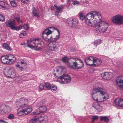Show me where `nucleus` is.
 <instances>
[{
	"label": "nucleus",
	"instance_id": "obj_1",
	"mask_svg": "<svg viewBox=\"0 0 123 123\" xmlns=\"http://www.w3.org/2000/svg\"><path fill=\"white\" fill-rule=\"evenodd\" d=\"M86 18V19L85 21L86 24L89 26L94 27L95 30L98 25V22L102 19L100 14L95 11L91 12L87 14Z\"/></svg>",
	"mask_w": 123,
	"mask_h": 123
},
{
	"label": "nucleus",
	"instance_id": "obj_2",
	"mask_svg": "<svg viewBox=\"0 0 123 123\" xmlns=\"http://www.w3.org/2000/svg\"><path fill=\"white\" fill-rule=\"evenodd\" d=\"M104 90L103 88L100 87L94 89L92 94L93 99L98 103L104 101V100L103 99V95L105 93Z\"/></svg>",
	"mask_w": 123,
	"mask_h": 123
},
{
	"label": "nucleus",
	"instance_id": "obj_3",
	"mask_svg": "<svg viewBox=\"0 0 123 123\" xmlns=\"http://www.w3.org/2000/svg\"><path fill=\"white\" fill-rule=\"evenodd\" d=\"M25 100L24 98H21L19 102L17 103V105H19L21 108H24L25 114H29L32 111V109L27 106V105L25 103Z\"/></svg>",
	"mask_w": 123,
	"mask_h": 123
},
{
	"label": "nucleus",
	"instance_id": "obj_4",
	"mask_svg": "<svg viewBox=\"0 0 123 123\" xmlns=\"http://www.w3.org/2000/svg\"><path fill=\"white\" fill-rule=\"evenodd\" d=\"M102 19L100 20V22H98L99 23L98 26L96 27V31L99 30L101 32L104 33L108 29V24L107 23L102 21Z\"/></svg>",
	"mask_w": 123,
	"mask_h": 123
},
{
	"label": "nucleus",
	"instance_id": "obj_5",
	"mask_svg": "<svg viewBox=\"0 0 123 123\" xmlns=\"http://www.w3.org/2000/svg\"><path fill=\"white\" fill-rule=\"evenodd\" d=\"M111 21L117 25H121L123 24V15L118 14L112 17Z\"/></svg>",
	"mask_w": 123,
	"mask_h": 123
},
{
	"label": "nucleus",
	"instance_id": "obj_6",
	"mask_svg": "<svg viewBox=\"0 0 123 123\" xmlns=\"http://www.w3.org/2000/svg\"><path fill=\"white\" fill-rule=\"evenodd\" d=\"M59 82L61 83L68 84L70 83L71 78L70 75L68 74H63L59 78Z\"/></svg>",
	"mask_w": 123,
	"mask_h": 123
},
{
	"label": "nucleus",
	"instance_id": "obj_7",
	"mask_svg": "<svg viewBox=\"0 0 123 123\" xmlns=\"http://www.w3.org/2000/svg\"><path fill=\"white\" fill-rule=\"evenodd\" d=\"M67 21L69 25H71L72 27L78 28L77 24L78 22L77 20L75 19L71 18H68L67 19Z\"/></svg>",
	"mask_w": 123,
	"mask_h": 123
},
{
	"label": "nucleus",
	"instance_id": "obj_8",
	"mask_svg": "<svg viewBox=\"0 0 123 123\" xmlns=\"http://www.w3.org/2000/svg\"><path fill=\"white\" fill-rule=\"evenodd\" d=\"M11 108L8 105H2L0 107V113L4 114L11 111Z\"/></svg>",
	"mask_w": 123,
	"mask_h": 123
},
{
	"label": "nucleus",
	"instance_id": "obj_9",
	"mask_svg": "<svg viewBox=\"0 0 123 123\" xmlns=\"http://www.w3.org/2000/svg\"><path fill=\"white\" fill-rule=\"evenodd\" d=\"M5 24L6 26L10 27L12 30L15 29L16 24L15 21L12 19H10L6 21L5 22Z\"/></svg>",
	"mask_w": 123,
	"mask_h": 123
},
{
	"label": "nucleus",
	"instance_id": "obj_10",
	"mask_svg": "<svg viewBox=\"0 0 123 123\" xmlns=\"http://www.w3.org/2000/svg\"><path fill=\"white\" fill-rule=\"evenodd\" d=\"M50 43L52 46L49 47V49L50 50L55 51L58 49L59 45L58 42L53 41L51 42Z\"/></svg>",
	"mask_w": 123,
	"mask_h": 123
},
{
	"label": "nucleus",
	"instance_id": "obj_11",
	"mask_svg": "<svg viewBox=\"0 0 123 123\" xmlns=\"http://www.w3.org/2000/svg\"><path fill=\"white\" fill-rule=\"evenodd\" d=\"M34 45L35 46V50H40L41 49V43H40L39 38L33 39Z\"/></svg>",
	"mask_w": 123,
	"mask_h": 123
},
{
	"label": "nucleus",
	"instance_id": "obj_12",
	"mask_svg": "<svg viewBox=\"0 0 123 123\" xmlns=\"http://www.w3.org/2000/svg\"><path fill=\"white\" fill-rule=\"evenodd\" d=\"M122 78V76H119L116 80V83L117 86L121 88H123V80Z\"/></svg>",
	"mask_w": 123,
	"mask_h": 123
},
{
	"label": "nucleus",
	"instance_id": "obj_13",
	"mask_svg": "<svg viewBox=\"0 0 123 123\" xmlns=\"http://www.w3.org/2000/svg\"><path fill=\"white\" fill-rule=\"evenodd\" d=\"M112 76V74L111 73L108 72L103 73L101 75V77L105 79H110Z\"/></svg>",
	"mask_w": 123,
	"mask_h": 123
},
{
	"label": "nucleus",
	"instance_id": "obj_14",
	"mask_svg": "<svg viewBox=\"0 0 123 123\" xmlns=\"http://www.w3.org/2000/svg\"><path fill=\"white\" fill-rule=\"evenodd\" d=\"M79 63H78L76 62H73V65L70 64L69 66L73 69H80L82 68L83 65L81 66Z\"/></svg>",
	"mask_w": 123,
	"mask_h": 123
},
{
	"label": "nucleus",
	"instance_id": "obj_15",
	"mask_svg": "<svg viewBox=\"0 0 123 123\" xmlns=\"http://www.w3.org/2000/svg\"><path fill=\"white\" fill-rule=\"evenodd\" d=\"M40 123H46L48 122V117L46 115H42L39 118Z\"/></svg>",
	"mask_w": 123,
	"mask_h": 123
},
{
	"label": "nucleus",
	"instance_id": "obj_16",
	"mask_svg": "<svg viewBox=\"0 0 123 123\" xmlns=\"http://www.w3.org/2000/svg\"><path fill=\"white\" fill-rule=\"evenodd\" d=\"M55 71L57 73L59 72L63 74L66 73V70L64 67H60L55 68Z\"/></svg>",
	"mask_w": 123,
	"mask_h": 123
},
{
	"label": "nucleus",
	"instance_id": "obj_17",
	"mask_svg": "<svg viewBox=\"0 0 123 123\" xmlns=\"http://www.w3.org/2000/svg\"><path fill=\"white\" fill-rule=\"evenodd\" d=\"M114 103L116 105L123 107V99L117 98L115 100Z\"/></svg>",
	"mask_w": 123,
	"mask_h": 123
},
{
	"label": "nucleus",
	"instance_id": "obj_18",
	"mask_svg": "<svg viewBox=\"0 0 123 123\" xmlns=\"http://www.w3.org/2000/svg\"><path fill=\"white\" fill-rule=\"evenodd\" d=\"M63 8V6H60L57 7L56 10L55 12V15L57 17L60 16V15L59 13H61L62 12Z\"/></svg>",
	"mask_w": 123,
	"mask_h": 123
},
{
	"label": "nucleus",
	"instance_id": "obj_19",
	"mask_svg": "<svg viewBox=\"0 0 123 123\" xmlns=\"http://www.w3.org/2000/svg\"><path fill=\"white\" fill-rule=\"evenodd\" d=\"M87 60H89L90 61V62L92 61L93 63L96 62L97 61L96 59H94L93 57L90 56L89 57L86 58L85 59V62L87 65H88L89 66H92L93 64L87 63Z\"/></svg>",
	"mask_w": 123,
	"mask_h": 123
},
{
	"label": "nucleus",
	"instance_id": "obj_20",
	"mask_svg": "<svg viewBox=\"0 0 123 123\" xmlns=\"http://www.w3.org/2000/svg\"><path fill=\"white\" fill-rule=\"evenodd\" d=\"M92 106L99 112H100L102 109V107L100 106V105L98 102L93 103L92 105Z\"/></svg>",
	"mask_w": 123,
	"mask_h": 123
},
{
	"label": "nucleus",
	"instance_id": "obj_21",
	"mask_svg": "<svg viewBox=\"0 0 123 123\" xmlns=\"http://www.w3.org/2000/svg\"><path fill=\"white\" fill-rule=\"evenodd\" d=\"M8 57V55L2 56L1 58V60L2 62L5 64H10Z\"/></svg>",
	"mask_w": 123,
	"mask_h": 123
},
{
	"label": "nucleus",
	"instance_id": "obj_22",
	"mask_svg": "<svg viewBox=\"0 0 123 123\" xmlns=\"http://www.w3.org/2000/svg\"><path fill=\"white\" fill-rule=\"evenodd\" d=\"M34 42L33 39H31L29 41H27V44L28 46L32 49L35 50V46L34 45Z\"/></svg>",
	"mask_w": 123,
	"mask_h": 123
},
{
	"label": "nucleus",
	"instance_id": "obj_23",
	"mask_svg": "<svg viewBox=\"0 0 123 123\" xmlns=\"http://www.w3.org/2000/svg\"><path fill=\"white\" fill-rule=\"evenodd\" d=\"M11 71V69L9 67L6 68L4 71L5 75L8 77L9 76Z\"/></svg>",
	"mask_w": 123,
	"mask_h": 123
},
{
	"label": "nucleus",
	"instance_id": "obj_24",
	"mask_svg": "<svg viewBox=\"0 0 123 123\" xmlns=\"http://www.w3.org/2000/svg\"><path fill=\"white\" fill-rule=\"evenodd\" d=\"M8 58L9 63L11 62H14L16 61V58L15 56L11 55H8Z\"/></svg>",
	"mask_w": 123,
	"mask_h": 123
},
{
	"label": "nucleus",
	"instance_id": "obj_25",
	"mask_svg": "<svg viewBox=\"0 0 123 123\" xmlns=\"http://www.w3.org/2000/svg\"><path fill=\"white\" fill-rule=\"evenodd\" d=\"M42 37L43 39L46 41H47L50 39H52V36L46 35L45 34H42Z\"/></svg>",
	"mask_w": 123,
	"mask_h": 123
},
{
	"label": "nucleus",
	"instance_id": "obj_26",
	"mask_svg": "<svg viewBox=\"0 0 123 123\" xmlns=\"http://www.w3.org/2000/svg\"><path fill=\"white\" fill-rule=\"evenodd\" d=\"M32 13L33 15L37 18H39L40 16L38 14V11L34 7L32 8Z\"/></svg>",
	"mask_w": 123,
	"mask_h": 123
},
{
	"label": "nucleus",
	"instance_id": "obj_27",
	"mask_svg": "<svg viewBox=\"0 0 123 123\" xmlns=\"http://www.w3.org/2000/svg\"><path fill=\"white\" fill-rule=\"evenodd\" d=\"M69 58H68L67 56L64 57L62 59V60L63 62L67 63L68 65L69 66L71 63L69 61Z\"/></svg>",
	"mask_w": 123,
	"mask_h": 123
},
{
	"label": "nucleus",
	"instance_id": "obj_28",
	"mask_svg": "<svg viewBox=\"0 0 123 123\" xmlns=\"http://www.w3.org/2000/svg\"><path fill=\"white\" fill-rule=\"evenodd\" d=\"M52 31L49 30L48 29H45L43 32L42 34H45L46 35H49L52 33Z\"/></svg>",
	"mask_w": 123,
	"mask_h": 123
},
{
	"label": "nucleus",
	"instance_id": "obj_29",
	"mask_svg": "<svg viewBox=\"0 0 123 123\" xmlns=\"http://www.w3.org/2000/svg\"><path fill=\"white\" fill-rule=\"evenodd\" d=\"M100 117V121H101L103 120L105 122L107 123L109 120V119L106 116L104 117L101 116Z\"/></svg>",
	"mask_w": 123,
	"mask_h": 123
},
{
	"label": "nucleus",
	"instance_id": "obj_30",
	"mask_svg": "<svg viewBox=\"0 0 123 123\" xmlns=\"http://www.w3.org/2000/svg\"><path fill=\"white\" fill-rule=\"evenodd\" d=\"M38 117L35 116L32 118L29 121V123H35L37 121Z\"/></svg>",
	"mask_w": 123,
	"mask_h": 123
},
{
	"label": "nucleus",
	"instance_id": "obj_31",
	"mask_svg": "<svg viewBox=\"0 0 123 123\" xmlns=\"http://www.w3.org/2000/svg\"><path fill=\"white\" fill-rule=\"evenodd\" d=\"M3 46L4 48L10 51L11 50V47L6 43H3Z\"/></svg>",
	"mask_w": 123,
	"mask_h": 123
},
{
	"label": "nucleus",
	"instance_id": "obj_32",
	"mask_svg": "<svg viewBox=\"0 0 123 123\" xmlns=\"http://www.w3.org/2000/svg\"><path fill=\"white\" fill-rule=\"evenodd\" d=\"M51 85L48 83H46L44 84V86L47 90H49L51 89Z\"/></svg>",
	"mask_w": 123,
	"mask_h": 123
},
{
	"label": "nucleus",
	"instance_id": "obj_33",
	"mask_svg": "<svg viewBox=\"0 0 123 123\" xmlns=\"http://www.w3.org/2000/svg\"><path fill=\"white\" fill-rule=\"evenodd\" d=\"M39 110H40L41 113H43L45 112L47 110L46 107L45 106H41L39 107Z\"/></svg>",
	"mask_w": 123,
	"mask_h": 123
},
{
	"label": "nucleus",
	"instance_id": "obj_34",
	"mask_svg": "<svg viewBox=\"0 0 123 123\" xmlns=\"http://www.w3.org/2000/svg\"><path fill=\"white\" fill-rule=\"evenodd\" d=\"M15 19L17 20L19 24L21 23H22V22L21 20L20 19V16L19 15H18L17 16H15Z\"/></svg>",
	"mask_w": 123,
	"mask_h": 123
},
{
	"label": "nucleus",
	"instance_id": "obj_35",
	"mask_svg": "<svg viewBox=\"0 0 123 123\" xmlns=\"http://www.w3.org/2000/svg\"><path fill=\"white\" fill-rule=\"evenodd\" d=\"M9 74V76H8V77L12 78H14L15 77L16 75L15 73L13 71H11V72Z\"/></svg>",
	"mask_w": 123,
	"mask_h": 123
},
{
	"label": "nucleus",
	"instance_id": "obj_36",
	"mask_svg": "<svg viewBox=\"0 0 123 123\" xmlns=\"http://www.w3.org/2000/svg\"><path fill=\"white\" fill-rule=\"evenodd\" d=\"M17 112L19 116H21L24 115V114L26 115L25 112V111L24 109H23L22 111H20L19 112H18V111H17Z\"/></svg>",
	"mask_w": 123,
	"mask_h": 123
},
{
	"label": "nucleus",
	"instance_id": "obj_37",
	"mask_svg": "<svg viewBox=\"0 0 123 123\" xmlns=\"http://www.w3.org/2000/svg\"><path fill=\"white\" fill-rule=\"evenodd\" d=\"M3 3H4V5H1V6L2 7L4 8V9H7L9 8V5L7 4V3H4L3 2Z\"/></svg>",
	"mask_w": 123,
	"mask_h": 123
},
{
	"label": "nucleus",
	"instance_id": "obj_38",
	"mask_svg": "<svg viewBox=\"0 0 123 123\" xmlns=\"http://www.w3.org/2000/svg\"><path fill=\"white\" fill-rule=\"evenodd\" d=\"M51 88L50 90L52 92L55 91L57 89V86L54 85H51Z\"/></svg>",
	"mask_w": 123,
	"mask_h": 123
},
{
	"label": "nucleus",
	"instance_id": "obj_39",
	"mask_svg": "<svg viewBox=\"0 0 123 123\" xmlns=\"http://www.w3.org/2000/svg\"><path fill=\"white\" fill-rule=\"evenodd\" d=\"M23 28L25 30L27 31L29 28V26L27 24H25L23 26Z\"/></svg>",
	"mask_w": 123,
	"mask_h": 123
},
{
	"label": "nucleus",
	"instance_id": "obj_40",
	"mask_svg": "<svg viewBox=\"0 0 123 123\" xmlns=\"http://www.w3.org/2000/svg\"><path fill=\"white\" fill-rule=\"evenodd\" d=\"M10 3L12 6L13 7H15L17 6V4L14 1H10Z\"/></svg>",
	"mask_w": 123,
	"mask_h": 123
},
{
	"label": "nucleus",
	"instance_id": "obj_41",
	"mask_svg": "<svg viewBox=\"0 0 123 123\" xmlns=\"http://www.w3.org/2000/svg\"><path fill=\"white\" fill-rule=\"evenodd\" d=\"M5 17L2 15L0 14V21H1L3 22L5 21Z\"/></svg>",
	"mask_w": 123,
	"mask_h": 123
},
{
	"label": "nucleus",
	"instance_id": "obj_42",
	"mask_svg": "<svg viewBox=\"0 0 123 123\" xmlns=\"http://www.w3.org/2000/svg\"><path fill=\"white\" fill-rule=\"evenodd\" d=\"M98 118V116H94L92 117V120L91 121V123H93L95 120L97 119Z\"/></svg>",
	"mask_w": 123,
	"mask_h": 123
},
{
	"label": "nucleus",
	"instance_id": "obj_43",
	"mask_svg": "<svg viewBox=\"0 0 123 123\" xmlns=\"http://www.w3.org/2000/svg\"><path fill=\"white\" fill-rule=\"evenodd\" d=\"M27 34V32L25 31H24V32L20 34L19 35V37L22 38V37L23 36H24L25 35Z\"/></svg>",
	"mask_w": 123,
	"mask_h": 123
},
{
	"label": "nucleus",
	"instance_id": "obj_44",
	"mask_svg": "<svg viewBox=\"0 0 123 123\" xmlns=\"http://www.w3.org/2000/svg\"><path fill=\"white\" fill-rule=\"evenodd\" d=\"M79 16L81 20H83L85 18V16H84V13H82L79 14Z\"/></svg>",
	"mask_w": 123,
	"mask_h": 123
},
{
	"label": "nucleus",
	"instance_id": "obj_45",
	"mask_svg": "<svg viewBox=\"0 0 123 123\" xmlns=\"http://www.w3.org/2000/svg\"><path fill=\"white\" fill-rule=\"evenodd\" d=\"M95 44L96 45H98L101 43V40H97L95 41L94 42Z\"/></svg>",
	"mask_w": 123,
	"mask_h": 123
},
{
	"label": "nucleus",
	"instance_id": "obj_46",
	"mask_svg": "<svg viewBox=\"0 0 123 123\" xmlns=\"http://www.w3.org/2000/svg\"><path fill=\"white\" fill-rule=\"evenodd\" d=\"M58 35H56L55 38H53L52 37V39H54L55 40H56L58 39V38L59 37H60V33L59 31L58 30Z\"/></svg>",
	"mask_w": 123,
	"mask_h": 123
},
{
	"label": "nucleus",
	"instance_id": "obj_47",
	"mask_svg": "<svg viewBox=\"0 0 123 123\" xmlns=\"http://www.w3.org/2000/svg\"><path fill=\"white\" fill-rule=\"evenodd\" d=\"M41 112L40 110H39V108L38 109H37L35 112H34L33 113V115L34 114H38L41 113Z\"/></svg>",
	"mask_w": 123,
	"mask_h": 123
},
{
	"label": "nucleus",
	"instance_id": "obj_48",
	"mask_svg": "<svg viewBox=\"0 0 123 123\" xmlns=\"http://www.w3.org/2000/svg\"><path fill=\"white\" fill-rule=\"evenodd\" d=\"M23 27V26L21 25H20L19 26H18L17 27H16V26H15V29H14V30H16L18 31L19 30L22 28Z\"/></svg>",
	"mask_w": 123,
	"mask_h": 123
},
{
	"label": "nucleus",
	"instance_id": "obj_49",
	"mask_svg": "<svg viewBox=\"0 0 123 123\" xmlns=\"http://www.w3.org/2000/svg\"><path fill=\"white\" fill-rule=\"evenodd\" d=\"M14 116L13 114H11L8 115V118L10 119H12L14 118Z\"/></svg>",
	"mask_w": 123,
	"mask_h": 123
},
{
	"label": "nucleus",
	"instance_id": "obj_50",
	"mask_svg": "<svg viewBox=\"0 0 123 123\" xmlns=\"http://www.w3.org/2000/svg\"><path fill=\"white\" fill-rule=\"evenodd\" d=\"M39 89L40 91H42L44 89V86L42 84H40L39 86Z\"/></svg>",
	"mask_w": 123,
	"mask_h": 123
},
{
	"label": "nucleus",
	"instance_id": "obj_51",
	"mask_svg": "<svg viewBox=\"0 0 123 123\" xmlns=\"http://www.w3.org/2000/svg\"><path fill=\"white\" fill-rule=\"evenodd\" d=\"M21 1L23 3L27 4L30 2L29 0H21Z\"/></svg>",
	"mask_w": 123,
	"mask_h": 123
},
{
	"label": "nucleus",
	"instance_id": "obj_52",
	"mask_svg": "<svg viewBox=\"0 0 123 123\" xmlns=\"http://www.w3.org/2000/svg\"><path fill=\"white\" fill-rule=\"evenodd\" d=\"M105 93V94L103 95V99H106L107 97H108V95L105 93V92L104 91Z\"/></svg>",
	"mask_w": 123,
	"mask_h": 123
},
{
	"label": "nucleus",
	"instance_id": "obj_53",
	"mask_svg": "<svg viewBox=\"0 0 123 123\" xmlns=\"http://www.w3.org/2000/svg\"><path fill=\"white\" fill-rule=\"evenodd\" d=\"M21 66H24L27 65L26 63L24 61H21Z\"/></svg>",
	"mask_w": 123,
	"mask_h": 123
},
{
	"label": "nucleus",
	"instance_id": "obj_54",
	"mask_svg": "<svg viewBox=\"0 0 123 123\" xmlns=\"http://www.w3.org/2000/svg\"><path fill=\"white\" fill-rule=\"evenodd\" d=\"M24 66H21V67L19 69H18V71L20 72L23 71L24 70L23 68Z\"/></svg>",
	"mask_w": 123,
	"mask_h": 123
},
{
	"label": "nucleus",
	"instance_id": "obj_55",
	"mask_svg": "<svg viewBox=\"0 0 123 123\" xmlns=\"http://www.w3.org/2000/svg\"><path fill=\"white\" fill-rule=\"evenodd\" d=\"M16 80L18 82H20V81L22 80V78L20 76L16 78Z\"/></svg>",
	"mask_w": 123,
	"mask_h": 123
},
{
	"label": "nucleus",
	"instance_id": "obj_56",
	"mask_svg": "<svg viewBox=\"0 0 123 123\" xmlns=\"http://www.w3.org/2000/svg\"><path fill=\"white\" fill-rule=\"evenodd\" d=\"M73 4L74 5H75L77 4H79V2L78 1L75 0L73 2Z\"/></svg>",
	"mask_w": 123,
	"mask_h": 123
},
{
	"label": "nucleus",
	"instance_id": "obj_57",
	"mask_svg": "<svg viewBox=\"0 0 123 123\" xmlns=\"http://www.w3.org/2000/svg\"><path fill=\"white\" fill-rule=\"evenodd\" d=\"M96 60H97V61L96 62L97 63V65H99L102 62L100 60L98 59H96Z\"/></svg>",
	"mask_w": 123,
	"mask_h": 123
},
{
	"label": "nucleus",
	"instance_id": "obj_58",
	"mask_svg": "<svg viewBox=\"0 0 123 123\" xmlns=\"http://www.w3.org/2000/svg\"><path fill=\"white\" fill-rule=\"evenodd\" d=\"M16 67L17 69H19L21 67V65L19 64H17L16 65Z\"/></svg>",
	"mask_w": 123,
	"mask_h": 123
},
{
	"label": "nucleus",
	"instance_id": "obj_59",
	"mask_svg": "<svg viewBox=\"0 0 123 123\" xmlns=\"http://www.w3.org/2000/svg\"><path fill=\"white\" fill-rule=\"evenodd\" d=\"M80 60V62L79 63L80 64H81V66H82V65H83V66H82V67H83V66H84V64L83 63V62L82 61Z\"/></svg>",
	"mask_w": 123,
	"mask_h": 123
},
{
	"label": "nucleus",
	"instance_id": "obj_60",
	"mask_svg": "<svg viewBox=\"0 0 123 123\" xmlns=\"http://www.w3.org/2000/svg\"><path fill=\"white\" fill-rule=\"evenodd\" d=\"M54 71H55V69H54ZM56 73H54V76H56V74H59L60 73H59V72H58V73H57L55 71H54Z\"/></svg>",
	"mask_w": 123,
	"mask_h": 123
},
{
	"label": "nucleus",
	"instance_id": "obj_61",
	"mask_svg": "<svg viewBox=\"0 0 123 123\" xmlns=\"http://www.w3.org/2000/svg\"><path fill=\"white\" fill-rule=\"evenodd\" d=\"M0 123H6V122H5V121H4V120H2V119H1V120H0Z\"/></svg>",
	"mask_w": 123,
	"mask_h": 123
},
{
	"label": "nucleus",
	"instance_id": "obj_62",
	"mask_svg": "<svg viewBox=\"0 0 123 123\" xmlns=\"http://www.w3.org/2000/svg\"><path fill=\"white\" fill-rule=\"evenodd\" d=\"M39 41H40V43H41V44L43 43H44V42L40 38H39Z\"/></svg>",
	"mask_w": 123,
	"mask_h": 123
},
{
	"label": "nucleus",
	"instance_id": "obj_63",
	"mask_svg": "<svg viewBox=\"0 0 123 123\" xmlns=\"http://www.w3.org/2000/svg\"><path fill=\"white\" fill-rule=\"evenodd\" d=\"M54 6L56 8V9L57 8V7H58V6H57V5L56 4H55L54 5Z\"/></svg>",
	"mask_w": 123,
	"mask_h": 123
},
{
	"label": "nucleus",
	"instance_id": "obj_64",
	"mask_svg": "<svg viewBox=\"0 0 123 123\" xmlns=\"http://www.w3.org/2000/svg\"><path fill=\"white\" fill-rule=\"evenodd\" d=\"M51 28H53V29H55V28L54 27H49L48 29H50Z\"/></svg>",
	"mask_w": 123,
	"mask_h": 123
}]
</instances>
